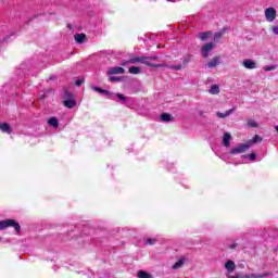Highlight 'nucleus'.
Returning <instances> with one entry per match:
<instances>
[{"mask_svg":"<svg viewBox=\"0 0 278 278\" xmlns=\"http://www.w3.org/2000/svg\"><path fill=\"white\" fill-rule=\"evenodd\" d=\"M160 60V56L157 55H151V56H146V55H137L125 63H122V66H125V64H144L146 66H149L150 68H155V62Z\"/></svg>","mask_w":278,"mask_h":278,"instance_id":"nucleus-1","label":"nucleus"},{"mask_svg":"<svg viewBox=\"0 0 278 278\" xmlns=\"http://www.w3.org/2000/svg\"><path fill=\"white\" fill-rule=\"evenodd\" d=\"M10 227L15 229L16 236L21 233V224H18V222H16L15 219L0 220V231H4V229H10Z\"/></svg>","mask_w":278,"mask_h":278,"instance_id":"nucleus-2","label":"nucleus"},{"mask_svg":"<svg viewBox=\"0 0 278 278\" xmlns=\"http://www.w3.org/2000/svg\"><path fill=\"white\" fill-rule=\"evenodd\" d=\"M249 149H251L249 143L247 142L240 143L239 146L230 150V155H238L240 153H245V151H249Z\"/></svg>","mask_w":278,"mask_h":278,"instance_id":"nucleus-3","label":"nucleus"},{"mask_svg":"<svg viewBox=\"0 0 278 278\" xmlns=\"http://www.w3.org/2000/svg\"><path fill=\"white\" fill-rule=\"evenodd\" d=\"M214 47H216V45L214 42H207L205 45L202 46V56L203 58H210V53H212V51H214Z\"/></svg>","mask_w":278,"mask_h":278,"instance_id":"nucleus-4","label":"nucleus"},{"mask_svg":"<svg viewBox=\"0 0 278 278\" xmlns=\"http://www.w3.org/2000/svg\"><path fill=\"white\" fill-rule=\"evenodd\" d=\"M265 18L269 22L273 23L275 18H277V10L275 8H268L265 10Z\"/></svg>","mask_w":278,"mask_h":278,"instance_id":"nucleus-5","label":"nucleus"},{"mask_svg":"<svg viewBox=\"0 0 278 278\" xmlns=\"http://www.w3.org/2000/svg\"><path fill=\"white\" fill-rule=\"evenodd\" d=\"M243 68H247L248 71H255L257 68V62L251 60V59H245L242 62Z\"/></svg>","mask_w":278,"mask_h":278,"instance_id":"nucleus-6","label":"nucleus"},{"mask_svg":"<svg viewBox=\"0 0 278 278\" xmlns=\"http://www.w3.org/2000/svg\"><path fill=\"white\" fill-rule=\"evenodd\" d=\"M154 68H170V71H181V65H168L166 63H155Z\"/></svg>","mask_w":278,"mask_h":278,"instance_id":"nucleus-7","label":"nucleus"},{"mask_svg":"<svg viewBox=\"0 0 278 278\" xmlns=\"http://www.w3.org/2000/svg\"><path fill=\"white\" fill-rule=\"evenodd\" d=\"M125 73V68L123 67H110L106 71V75L112 76V75H123Z\"/></svg>","mask_w":278,"mask_h":278,"instance_id":"nucleus-8","label":"nucleus"},{"mask_svg":"<svg viewBox=\"0 0 278 278\" xmlns=\"http://www.w3.org/2000/svg\"><path fill=\"white\" fill-rule=\"evenodd\" d=\"M220 64V56H214L207 64V68H216Z\"/></svg>","mask_w":278,"mask_h":278,"instance_id":"nucleus-9","label":"nucleus"},{"mask_svg":"<svg viewBox=\"0 0 278 278\" xmlns=\"http://www.w3.org/2000/svg\"><path fill=\"white\" fill-rule=\"evenodd\" d=\"M0 131H2V134H12V127L8 123L0 122Z\"/></svg>","mask_w":278,"mask_h":278,"instance_id":"nucleus-10","label":"nucleus"},{"mask_svg":"<svg viewBox=\"0 0 278 278\" xmlns=\"http://www.w3.org/2000/svg\"><path fill=\"white\" fill-rule=\"evenodd\" d=\"M48 125L54 129H58V127H60V121H58V117L52 116L48 119Z\"/></svg>","mask_w":278,"mask_h":278,"instance_id":"nucleus-11","label":"nucleus"},{"mask_svg":"<svg viewBox=\"0 0 278 278\" xmlns=\"http://www.w3.org/2000/svg\"><path fill=\"white\" fill-rule=\"evenodd\" d=\"M224 147L228 148L231 144V134L225 132L223 138Z\"/></svg>","mask_w":278,"mask_h":278,"instance_id":"nucleus-12","label":"nucleus"},{"mask_svg":"<svg viewBox=\"0 0 278 278\" xmlns=\"http://www.w3.org/2000/svg\"><path fill=\"white\" fill-rule=\"evenodd\" d=\"M225 268L226 270H228V273H233V270H236V263L229 260L228 262L225 263Z\"/></svg>","mask_w":278,"mask_h":278,"instance_id":"nucleus-13","label":"nucleus"},{"mask_svg":"<svg viewBox=\"0 0 278 278\" xmlns=\"http://www.w3.org/2000/svg\"><path fill=\"white\" fill-rule=\"evenodd\" d=\"M236 111L235 108L226 111L225 113H220V112H217V117L218 118H227V116H231V114H233V112Z\"/></svg>","mask_w":278,"mask_h":278,"instance_id":"nucleus-14","label":"nucleus"},{"mask_svg":"<svg viewBox=\"0 0 278 278\" xmlns=\"http://www.w3.org/2000/svg\"><path fill=\"white\" fill-rule=\"evenodd\" d=\"M162 123H170L172 121H174V117L173 115H170L169 113H163L161 116H160Z\"/></svg>","mask_w":278,"mask_h":278,"instance_id":"nucleus-15","label":"nucleus"},{"mask_svg":"<svg viewBox=\"0 0 278 278\" xmlns=\"http://www.w3.org/2000/svg\"><path fill=\"white\" fill-rule=\"evenodd\" d=\"M184 264H186V261L184 258H179L173 266L172 270H179V268L184 267Z\"/></svg>","mask_w":278,"mask_h":278,"instance_id":"nucleus-16","label":"nucleus"},{"mask_svg":"<svg viewBox=\"0 0 278 278\" xmlns=\"http://www.w3.org/2000/svg\"><path fill=\"white\" fill-rule=\"evenodd\" d=\"M191 60H192V55L186 54V55L181 59V61H180V66H181V68H184V66H186L187 64H190Z\"/></svg>","mask_w":278,"mask_h":278,"instance_id":"nucleus-17","label":"nucleus"},{"mask_svg":"<svg viewBox=\"0 0 278 278\" xmlns=\"http://www.w3.org/2000/svg\"><path fill=\"white\" fill-rule=\"evenodd\" d=\"M63 104L65 105V108H67L68 110H73V108H75V105H77V102H75V100L73 99H67L63 102Z\"/></svg>","mask_w":278,"mask_h":278,"instance_id":"nucleus-18","label":"nucleus"},{"mask_svg":"<svg viewBox=\"0 0 278 278\" xmlns=\"http://www.w3.org/2000/svg\"><path fill=\"white\" fill-rule=\"evenodd\" d=\"M212 36V31H204V33H199L198 38L202 41L207 40Z\"/></svg>","mask_w":278,"mask_h":278,"instance_id":"nucleus-19","label":"nucleus"},{"mask_svg":"<svg viewBox=\"0 0 278 278\" xmlns=\"http://www.w3.org/2000/svg\"><path fill=\"white\" fill-rule=\"evenodd\" d=\"M270 274L268 273H263V274H248L247 278H266L268 277Z\"/></svg>","mask_w":278,"mask_h":278,"instance_id":"nucleus-20","label":"nucleus"},{"mask_svg":"<svg viewBox=\"0 0 278 278\" xmlns=\"http://www.w3.org/2000/svg\"><path fill=\"white\" fill-rule=\"evenodd\" d=\"M74 39L76 40V42H78V45L84 43V40H86V34H76L74 36Z\"/></svg>","mask_w":278,"mask_h":278,"instance_id":"nucleus-21","label":"nucleus"},{"mask_svg":"<svg viewBox=\"0 0 278 278\" xmlns=\"http://www.w3.org/2000/svg\"><path fill=\"white\" fill-rule=\"evenodd\" d=\"M262 142V137L260 135H255L252 140H249L247 144H250V148L253 147V144Z\"/></svg>","mask_w":278,"mask_h":278,"instance_id":"nucleus-22","label":"nucleus"},{"mask_svg":"<svg viewBox=\"0 0 278 278\" xmlns=\"http://www.w3.org/2000/svg\"><path fill=\"white\" fill-rule=\"evenodd\" d=\"M208 92L210 94H218L220 92V87H218V85H213Z\"/></svg>","mask_w":278,"mask_h":278,"instance_id":"nucleus-23","label":"nucleus"},{"mask_svg":"<svg viewBox=\"0 0 278 278\" xmlns=\"http://www.w3.org/2000/svg\"><path fill=\"white\" fill-rule=\"evenodd\" d=\"M248 127L257 129V127H260V125L257 124V122L255 119H249L247 123Z\"/></svg>","mask_w":278,"mask_h":278,"instance_id":"nucleus-24","label":"nucleus"},{"mask_svg":"<svg viewBox=\"0 0 278 278\" xmlns=\"http://www.w3.org/2000/svg\"><path fill=\"white\" fill-rule=\"evenodd\" d=\"M128 73H130V75H139L140 67L131 66L128 68Z\"/></svg>","mask_w":278,"mask_h":278,"instance_id":"nucleus-25","label":"nucleus"},{"mask_svg":"<svg viewBox=\"0 0 278 278\" xmlns=\"http://www.w3.org/2000/svg\"><path fill=\"white\" fill-rule=\"evenodd\" d=\"M138 278H151V274L144 271V270H139L137 274Z\"/></svg>","mask_w":278,"mask_h":278,"instance_id":"nucleus-26","label":"nucleus"},{"mask_svg":"<svg viewBox=\"0 0 278 278\" xmlns=\"http://www.w3.org/2000/svg\"><path fill=\"white\" fill-rule=\"evenodd\" d=\"M243 159H247L249 157V160H251V162L255 161L256 157H257V154L255 153H251V154H248V155H242Z\"/></svg>","mask_w":278,"mask_h":278,"instance_id":"nucleus-27","label":"nucleus"},{"mask_svg":"<svg viewBox=\"0 0 278 278\" xmlns=\"http://www.w3.org/2000/svg\"><path fill=\"white\" fill-rule=\"evenodd\" d=\"M263 70H264L265 72L276 71V70H277V66H275V65H265V66L263 67Z\"/></svg>","mask_w":278,"mask_h":278,"instance_id":"nucleus-28","label":"nucleus"},{"mask_svg":"<svg viewBox=\"0 0 278 278\" xmlns=\"http://www.w3.org/2000/svg\"><path fill=\"white\" fill-rule=\"evenodd\" d=\"M78 275H87V277H92V271L90 269L77 271Z\"/></svg>","mask_w":278,"mask_h":278,"instance_id":"nucleus-29","label":"nucleus"},{"mask_svg":"<svg viewBox=\"0 0 278 278\" xmlns=\"http://www.w3.org/2000/svg\"><path fill=\"white\" fill-rule=\"evenodd\" d=\"M220 38H223V33H216L214 35L213 40H214V42H218V40H220Z\"/></svg>","mask_w":278,"mask_h":278,"instance_id":"nucleus-30","label":"nucleus"},{"mask_svg":"<svg viewBox=\"0 0 278 278\" xmlns=\"http://www.w3.org/2000/svg\"><path fill=\"white\" fill-rule=\"evenodd\" d=\"M117 99L122 101V103H125L127 101V98L123 93H116Z\"/></svg>","mask_w":278,"mask_h":278,"instance_id":"nucleus-31","label":"nucleus"},{"mask_svg":"<svg viewBox=\"0 0 278 278\" xmlns=\"http://www.w3.org/2000/svg\"><path fill=\"white\" fill-rule=\"evenodd\" d=\"M155 242H157V240L148 238L147 241H146V244H149L150 247H153V244H155Z\"/></svg>","mask_w":278,"mask_h":278,"instance_id":"nucleus-32","label":"nucleus"},{"mask_svg":"<svg viewBox=\"0 0 278 278\" xmlns=\"http://www.w3.org/2000/svg\"><path fill=\"white\" fill-rule=\"evenodd\" d=\"M228 278H247V275L244 274H237V275H228Z\"/></svg>","mask_w":278,"mask_h":278,"instance_id":"nucleus-33","label":"nucleus"},{"mask_svg":"<svg viewBox=\"0 0 278 278\" xmlns=\"http://www.w3.org/2000/svg\"><path fill=\"white\" fill-rule=\"evenodd\" d=\"M109 79L111 81H121V77H118V76H110Z\"/></svg>","mask_w":278,"mask_h":278,"instance_id":"nucleus-34","label":"nucleus"},{"mask_svg":"<svg viewBox=\"0 0 278 278\" xmlns=\"http://www.w3.org/2000/svg\"><path fill=\"white\" fill-rule=\"evenodd\" d=\"M100 94H105L106 97H109V99H111L112 97L110 96V91L102 89V91H100Z\"/></svg>","mask_w":278,"mask_h":278,"instance_id":"nucleus-35","label":"nucleus"},{"mask_svg":"<svg viewBox=\"0 0 278 278\" xmlns=\"http://www.w3.org/2000/svg\"><path fill=\"white\" fill-rule=\"evenodd\" d=\"M92 90H94V92H99L101 93L103 89H101L100 87L93 86L91 87Z\"/></svg>","mask_w":278,"mask_h":278,"instance_id":"nucleus-36","label":"nucleus"},{"mask_svg":"<svg viewBox=\"0 0 278 278\" xmlns=\"http://www.w3.org/2000/svg\"><path fill=\"white\" fill-rule=\"evenodd\" d=\"M271 31L275 34V36H278V26H273Z\"/></svg>","mask_w":278,"mask_h":278,"instance_id":"nucleus-37","label":"nucleus"},{"mask_svg":"<svg viewBox=\"0 0 278 278\" xmlns=\"http://www.w3.org/2000/svg\"><path fill=\"white\" fill-rule=\"evenodd\" d=\"M81 84H84V79H78L75 81V86H81Z\"/></svg>","mask_w":278,"mask_h":278,"instance_id":"nucleus-38","label":"nucleus"},{"mask_svg":"<svg viewBox=\"0 0 278 278\" xmlns=\"http://www.w3.org/2000/svg\"><path fill=\"white\" fill-rule=\"evenodd\" d=\"M238 247V243L230 244V249H236Z\"/></svg>","mask_w":278,"mask_h":278,"instance_id":"nucleus-39","label":"nucleus"},{"mask_svg":"<svg viewBox=\"0 0 278 278\" xmlns=\"http://www.w3.org/2000/svg\"><path fill=\"white\" fill-rule=\"evenodd\" d=\"M9 38H10V37H4V38H3V41H4V42H8V39H9Z\"/></svg>","mask_w":278,"mask_h":278,"instance_id":"nucleus-40","label":"nucleus"},{"mask_svg":"<svg viewBox=\"0 0 278 278\" xmlns=\"http://www.w3.org/2000/svg\"><path fill=\"white\" fill-rule=\"evenodd\" d=\"M169 3H175V0H166Z\"/></svg>","mask_w":278,"mask_h":278,"instance_id":"nucleus-41","label":"nucleus"},{"mask_svg":"<svg viewBox=\"0 0 278 278\" xmlns=\"http://www.w3.org/2000/svg\"><path fill=\"white\" fill-rule=\"evenodd\" d=\"M199 116H203V111H200V112H199Z\"/></svg>","mask_w":278,"mask_h":278,"instance_id":"nucleus-42","label":"nucleus"},{"mask_svg":"<svg viewBox=\"0 0 278 278\" xmlns=\"http://www.w3.org/2000/svg\"><path fill=\"white\" fill-rule=\"evenodd\" d=\"M41 99H45V96H41Z\"/></svg>","mask_w":278,"mask_h":278,"instance_id":"nucleus-43","label":"nucleus"}]
</instances>
